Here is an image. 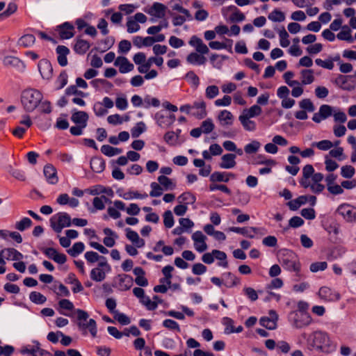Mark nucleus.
I'll return each instance as SVG.
<instances>
[{"label": "nucleus", "instance_id": "a18cd8bd", "mask_svg": "<svg viewBox=\"0 0 356 356\" xmlns=\"http://www.w3.org/2000/svg\"><path fill=\"white\" fill-rule=\"evenodd\" d=\"M67 282L72 285V291L74 293H77L83 290V287L81 282L76 278L73 273L68 275Z\"/></svg>", "mask_w": 356, "mask_h": 356}, {"label": "nucleus", "instance_id": "a19ab883", "mask_svg": "<svg viewBox=\"0 0 356 356\" xmlns=\"http://www.w3.org/2000/svg\"><path fill=\"white\" fill-rule=\"evenodd\" d=\"M234 173L227 172H214L210 177V180L213 182L223 181L228 182L231 179H235Z\"/></svg>", "mask_w": 356, "mask_h": 356}, {"label": "nucleus", "instance_id": "5701e85b", "mask_svg": "<svg viewBox=\"0 0 356 356\" xmlns=\"http://www.w3.org/2000/svg\"><path fill=\"white\" fill-rule=\"evenodd\" d=\"M115 283L120 291H127L133 286L134 280L129 275L122 274L116 277Z\"/></svg>", "mask_w": 356, "mask_h": 356}, {"label": "nucleus", "instance_id": "c03bdc74", "mask_svg": "<svg viewBox=\"0 0 356 356\" xmlns=\"http://www.w3.org/2000/svg\"><path fill=\"white\" fill-rule=\"evenodd\" d=\"M224 286L232 288L240 284V278L234 274L228 272L222 275Z\"/></svg>", "mask_w": 356, "mask_h": 356}, {"label": "nucleus", "instance_id": "7c9ffc66", "mask_svg": "<svg viewBox=\"0 0 356 356\" xmlns=\"http://www.w3.org/2000/svg\"><path fill=\"white\" fill-rule=\"evenodd\" d=\"M103 233L105 235L103 239V243L105 246L108 248L113 247L115 245L116 240L118 238L117 233L108 227L104 228Z\"/></svg>", "mask_w": 356, "mask_h": 356}, {"label": "nucleus", "instance_id": "f3484780", "mask_svg": "<svg viewBox=\"0 0 356 356\" xmlns=\"http://www.w3.org/2000/svg\"><path fill=\"white\" fill-rule=\"evenodd\" d=\"M191 238L193 241L194 248L197 252H203L207 250V238L201 231L195 232L192 234Z\"/></svg>", "mask_w": 356, "mask_h": 356}, {"label": "nucleus", "instance_id": "e2e57ef3", "mask_svg": "<svg viewBox=\"0 0 356 356\" xmlns=\"http://www.w3.org/2000/svg\"><path fill=\"white\" fill-rule=\"evenodd\" d=\"M102 152L107 156H113L120 154L122 152V149L117 147H113L108 145H104L101 147Z\"/></svg>", "mask_w": 356, "mask_h": 356}, {"label": "nucleus", "instance_id": "412c9836", "mask_svg": "<svg viewBox=\"0 0 356 356\" xmlns=\"http://www.w3.org/2000/svg\"><path fill=\"white\" fill-rule=\"evenodd\" d=\"M114 65L119 69V72L122 74L130 72L134 69V64L124 56L117 57L115 60Z\"/></svg>", "mask_w": 356, "mask_h": 356}, {"label": "nucleus", "instance_id": "4d7b16f0", "mask_svg": "<svg viewBox=\"0 0 356 356\" xmlns=\"http://www.w3.org/2000/svg\"><path fill=\"white\" fill-rule=\"evenodd\" d=\"M261 112V108L259 105L254 104L249 108L244 109L241 115L252 118L259 116Z\"/></svg>", "mask_w": 356, "mask_h": 356}, {"label": "nucleus", "instance_id": "4be33fe9", "mask_svg": "<svg viewBox=\"0 0 356 356\" xmlns=\"http://www.w3.org/2000/svg\"><path fill=\"white\" fill-rule=\"evenodd\" d=\"M217 120L222 127H230L234 124V116L228 110H221L216 117Z\"/></svg>", "mask_w": 356, "mask_h": 356}, {"label": "nucleus", "instance_id": "6e6d98bb", "mask_svg": "<svg viewBox=\"0 0 356 356\" xmlns=\"http://www.w3.org/2000/svg\"><path fill=\"white\" fill-rule=\"evenodd\" d=\"M175 270L173 266L170 265L165 266L162 269V274L163 278L160 280V283H165L166 284H171V280L172 277V272Z\"/></svg>", "mask_w": 356, "mask_h": 356}, {"label": "nucleus", "instance_id": "39448f33", "mask_svg": "<svg viewBox=\"0 0 356 356\" xmlns=\"http://www.w3.org/2000/svg\"><path fill=\"white\" fill-rule=\"evenodd\" d=\"M77 319L79 321L78 326L80 330L86 332L88 330L92 337H95L97 333V324L94 319L88 320V314L86 312L78 309L76 310Z\"/></svg>", "mask_w": 356, "mask_h": 356}, {"label": "nucleus", "instance_id": "7ed1b4c3", "mask_svg": "<svg viewBox=\"0 0 356 356\" xmlns=\"http://www.w3.org/2000/svg\"><path fill=\"white\" fill-rule=\"evenodd\" d=\"M42 98L43 95L40 91L28 88L22 91L21 102L25 111L32 112L38 106Z\"/></svg>", "mask_w": 356, "mask_h": 356}, {"label": "nucleus", "instance_id": "bb28decb", "mask_svg": "<svg viewBox=\"0 0 356 356\" xmlns=\"http://www.w3.org/2000/svg\"><path fill=\"white\" fill-rule=\"evenodd\" d=\"M38 69L43 79L48 80L52 76L53 68L48 60H40L38 63Z\"/></svg>", "mask_w": 356, "mask_h": 356}, {"label": "nucleus", "instance_id": "6e6552de", "mask_svg": "<svg viewBox=\"0 0 356 356\" xmlns=\"http://www.w3.org/2000/svg\"><path fill=\"white\" fill-rule=\"evenodd\" d=\"M215 259L218 261V266L225 268L228 267L227 254L222 251L213 250L211 252L204 253L202 257V261L207 264H211Z\"/></svg>", "mask_w": 356, "mask_h": 356}, {"label": "nucleus", "instance_id": "774afa93", "mask_svg": "<svg viewBox=\"0 0 356 356\" xmlns=\"http://www.w3.org/2000/svg\"><path fill=\"white\" fill-rule=\"evenodd\" d=\"M202 134H210L215 128V124L211 118H207L204 120L200 127Z\"/></svg>", "mask_w": 356, "mask_h": 356}, {"label": "nucleus", "instance_id": "603ef678", "mask_svg": "<svg viewBox=\"0 0 356 356\" xmlns=\"http://www.w3.org/2000/svg\"><path fill=\"white\" fill-rule=\"evenodd\" d=\"M308 201L307 195H301L296 199L292 200L287 203V206L292 211H296Z\"/></svg>", "mask_w": 356, "mask_h": 356}, {"label": "nucleus", "instance_id": "1a4fd4ad", "mask_svg": "<svg viewBox=\"0 0 356 356\" xmlns=\"http://www.w3.org/2000/svg\"><path fill=\"white\" fill-rule=\"evenodd\" d=\"M295 74L292 71H287L284 73L282 78L284 81L291 88H292L291 95L293 97H300L303 92L304 89L303 87L301 86V83H300L299 81L294 80Z\"/></svg>", "mask_w": 356, "mask_h": 356}, {"label": "nucleus", "instance_id": "13d9d810", "mask_svg": "<svg viewBox=\"0 0 356 356\" xmlns=\"http://www.w3.org/2000/svg\"><path fill=\"white\" fill-rule=\"evenodd\" d=\"M35 42V38L32 34H25L18 40V45L26 48L31 47Z\"/></svg>", "mask_w": 356, "mask_h": 356}, {"label": "nucleus", "instance_id": "de8ad7c7", "mask_svg": "<svg viewBox=\"0 0 356 356\" xmlns=\"http://www.w3.org/2000/svg\"><path fill=\"white\" fill-rule=\"evenodd\" d=\"M90 43L83 39H77L74 45V50L79 54H84L90 49Z\"/></svg>", "mask_w": 356, "mask_h": 356}, {"label": "nucleus", "instance_id": "5fc2aeb1", "mask_svg": "<svg viewBox=\"0 0 356 356\" xmlns=\"http://www.w3.org/2000/svg\"><path fill=\"white\" fill-rule=\"evenodd\" d=\"M238 120L245 130L248 131H253L256 129V123L254 121L251 120L250 118L240 115L238 117Z\"/></svg>", "mask_w": 356, "mask_h": 356}, {"label": "nucleus", "instance_id": "b1692460", "mask_svg": "<svg viewBox=\"0 0 356 356\" xmlns=\"http://www.w3.org/2000/svg\"><path fill=\"white\" fill-rule=\"evenodd\" d=\"M221 323L225 327L224 333L225 334L241 333L243 330V328L241 325L235 327L234 321L229 317H223L221 320Z\"/></svg>", "mask_w": 356, "mask_h": 356}, {"label": "nucleus", "instance_id": "0e129e2a", "mask_svg": "<svg viewBox=\"0 0 356 356\" xmlns=\"http://www.w3.org/2000/svg\"><path fill=\"white\" fill-rule=\"evenodd\" d=\"M196 200L195 195L190 193L186 192L182 193L181 195L178 197V201L179 203L184 204L185 205L192 204Z\"/></svg>", "mask_w": 356, "mask_h": 356}, {"label": "nucleus", "instance_id": "9d476101", "mask_svg": "<svg viewBox=\"0 0 356 356\" xmlns=\"http://www.w3.org/2000/svg\"><path fill=\"white\" fill-rule=\"evenodd\" d=\"M282 264L284 269L298 274L300 271L301 265L296 255L292 252H289L284 255Z\"/></svg>", "mask_w": 356, "mask_h": 356}, {"label": "nucleus", "instance_id": "6ab92c4d", "mask_svg": "<svg viewBox=\"0 0 356 356\" xmlns=\"http://www.w3.org/2000/svg\"><path fill=\"white\" fill-rule=\"evenodd\" d=\"M158 126L162 128H168L175 122V115L174 114L166 115L161 112H157L154 115Z\"/></svg>", "mask_w": 356, "mask_h": 356}, {"label": "nucleus", "instance_id": "2f4dec72", "mask_svg": "<svg viewBox=\"0 0 356 356\" xmlns=\"http://www.w3.org/2000/svg\"><path fill=\"white\" fill-rule=\"evenodd\" d=\"M300 83L301 86L310 85L315 81L314 71L311 69H303L300 72Z\"/></svg>", "mask_w": 356, "mask_h": 356}, {"label": "nucleus", "instance_id": "680f3d73", "mask_svg": "<svg viewBox=\"0 0 356 356\" xmlns=\"http://www.w3.org/2000/svg\"><path fill=\"white\" fill-rule=\"evenodd\" d=\"M220 93L218 86L216 85H209L205 88L204 96L207 99H213Z\"/></svg>", "mask_w": 356, "mask_h": 356}, {"label": "nucleus", "instance_id": "f8f14e48", "mask_svg": "<svg viewBox=\"0 0 356 356\" xmlns=\"http://www.w3.org/2000/svg\"><path fill=\"white\" fill-rule=\"evenodd\" d=\"M290 321L297 328H301L310 324L312 318L307 312H293L289 316Z\"/></svg>", "mask_w": 356, "mask_h": 356}, {"label": "nucleus", "instance_id": "864d4df0", "mask_svg": "<svg viewBox=\"0 0 356 356\" xmlns=\"http://www.w3.org/2000/svg\"><path fill=\"white\" fill-rule=\"evenodd\" d=\"M58 305L60 309V313L65 316H70L68 312H72L74 307L73 303L67 299H62L59 301Z\"/></svg>", "mask_w": 356, "mask_h": 356}, {"label": "nucleus", "instance_id": "49530a36", "mask_svg": "<svg viewBox=\"0 0 356 356\" xmlns=\"http://www.w3.org/2000/svg\"><path fill=\"white\" fill-rule=\"evenodd\" d=\"M90 168L94 172L100 173L105 168V162L102 158L95 156L90 160Z\"/></svg>", "mask_w": 356, "mask_h": 356}, {"label": "nucleus", "instance_id": "4c0bfd02", "mask_svg": "<svg viewBox=\"0 0 356 356\" xmlns=\"http://www.w3.org/2000/svg\"><path fill=\"white\" fill-rule=\"evenodd\" d=\"M89 116L85 111H75L71 116V120L76 125L87 126Z\"/></svg>", "mask_w": 356, "mask_h": 356}, {"label": "nucleus", "instance_id": "393cba45", "mask_svg": "<svg viewBox=\"0 0 356 356\" xmlns=\"http://www.w3.org/2000/svg\"><path fill=\"white\" fill-rule=\"evenodd\" d=\"M179 308L181 309L182 312L170 310L166 312V315L178 320H184L185 318V314L190 317H193L195 315L193 309L185 305H181Z\"/></svg>", "mask_w": 356, "mask_h": 356}, {"label": "nucleus", "instance_id": "ea45409f", "mask_svg": "<svg viewBox=\"0 0 356 356\" xmlns=\"http://www.w3.org/2000/svg\"><path fill=\"white\" fill-rule=\"evenodd\" d=\"M1 254L6 260L20 261L23 259V254L15 248H4L1 250Z\"/></svg>", "mask_w": 356, "mask_h": 356}, {"label": "nucleus", "instance_id": "a878e982", "mask_svg": "<svg viewBox=\"0 0 356 356\" xmlns=\"http://www.w3.org/2000/svg\"><path fill=\"white\" fill-rule=\"evenodd\" d=\"M43 173L49 184H56L58 183L57 170L52 164L48 163L44 165Z\"/></svg>", "mask_w": 356, "mask_h": 356}, {"label": "nucleus", "instance_id": "052dcab7", "mask_svg": "<svg viewBox=\"0 0 356 356\" xmlns=\"http://www.w3.org/2000/svg\"><path fill=\"white\" fill-rule=\"evenodd\" d=\"M85 249V245L83 242H76L72 247L67 250V252L73 257H75L82 253Z\"/></svg>", "mask_w": 356, "mask_h": 356}, {"label": "nucleus", "instance_id": "473e14b6", "mask_svg": "<svg viewBox=\"0 0 356 356\" xmlns=\"http://www.w3.org/2000/svg\"><path fill=\"white\" fill-rule=\"evenodd\" d=\"M125 209V204L121 200H115L113 207H109L107 209L108 214L113 219H118L121 216L119 211Z\"/></svg>", "mask_w": 356, "mask_h": 356}, {"label": "nucleus", "instance_id": "8fccbe9b", "mask_svg": "<svg viewBox=\"0 0 356 356\" xmlns=\"http://www.w3.org/2000/svg\"><path fill=\"white\" fill-rule=\"evenodd\" d=\"M228 231L240 234L248 237L253 238L254 234H255L257 232V229L254 227L241 228L237 227H231L228 228Z\"/></svg>", "mask_w": 356, "mask_h": 356}, {"label": "nucleus", "instance_id": "79ce46f5", "mask_svg": "<svg viewBox=\"0 0 356 356\" xmlns=\"http://www.w3.org/2000/svg\"><path fill=\"white\" fill-rule=\"evenodd\" d=\"M56 54L58 64L62 67L66 66L67 65V56L70 54V49L65 46L59 45L56 48Z\"/></svg>", "mask_w": 356, "mask_h": 356}, {"label": "nucleus", "instance_id": "aec40b11", "mask_svg": "<svg viewBox=\"0 0 356 356\" xmlns=\"http://www.w3.org/2000/svg\"><path fill=\"white\" fill-rule=\"evenodd\" d=\"M334 108L327 104H323L320 106L317 113H315L312 117V120L316 123H320L323 120L332 115Z\"/></svg>", "mask_w": 356, "mask_h": 356}, {"label": "nucleus", "instance_id": "338daca9", "mask_svg": "<svg viewBox=\"0 0 356 356\" xmlns=\"http://www.w3.org/2000/svg\"><path fill=\"white\" fill-rule=\"evenodd\" d=\"M147 129V127L143 122H139L131 129V134L133 138L139 137Z\"/></svg>", "mask_w": 356, "mask_h": 356}, {"label": "nucleus", "instance_id": "cd10ccee", "mask_svg": "<svg viewBox=\"0 0 356 356\" xmlns=\"http://www.w3.org/2000/svg\"><path fill=\"white\" fill-rule=\"evenodd\" d=\"M86 192L91 195L104 194L111 197H113L114 195V192L111 188L102 185H95L88 188Z\"/></svg>", "mask_w": 356, "mask_h": 356}, {"label": "nucleus", "instance_id": "ddd939ff", "mask_svg": "<svg viewBox=\"0 0 356 356\" xmlns=\"http://www.w3.org/2000/svg\"><path fill=\"white\" fill-rule=\"evenodd\" d=\"M337 212L347 222L356 221V207L347 203L340 204Z\"/></svg>", "mask_w": 356, "mask_h": 356}, {"label": "nucleus", "instance_id": "e433bc0d", "mask_svg": "<svg viewBox=\"0 0 356 356\" xmlns=\"http://www.w3.org/2000/svg\"><path fill=\"white\" fill-rule=\"evenodd\" d=\"M56 202L60 205L68 204L72 208H75L79 204V201L76 198L70 197L67 193L59 195L56 199Z\"/></svg>", "mask_w": 356, "mask_h": 356}, {"label": "nucleus", "instance_id": "c85d7f7f", "mask_svg": "<svg viewBox=\"0 0 356 356\" xmlns=\"http://www.w3.org/2000/svg\"><path fill=\"white\" fill-rule=\"evenodd\" d=\"M232 45L233 40L229 38H224L223 42L219 41H211L209 43V46L212 49L220 50L226 49L228 52L232 53Z\"/></svg>", "mask_w": 356, "mask_h": 356}, {"label": "nucleus", "instance_id": "69168bd1", "mask_svg": "<svg viewBox=\"0 0 356 356\" xmlns=\"http://www.w3.org/2000/svg\"><path fill=\"white\" fill-rule=\"evenodd\" d=\"M337 38L339 40H346L350 42L353 41L351 31L348 26H342L341 31L337 34Z\"/></svg>", "mask_w": 356, "mask_h": 356}, {"label": "nucleus", "instance_id": "f257e3e1", "mask_svg": "<svg viewBox=\"0 0 356 356\" xmlns=\"http://www.w3.org/2000/svg\"><path fill=\"white\" fill-rule=\"evenodd\" d=\"M310 345L317 351L329 354L336 350V344L330 336L323 331H316L309 337Z\"/></svg>", "mask_w": 356, "mask_h": 356}, {"label": "nucleus", "instance_id": "423d86ee", "mask_svg": "<svg viewBox=\"0 0 356 356\" xmlns=\"http://www.w3.org/2000/svg\"><path fill=\"white\" fill-rule=\"evenodd\" d=\"M50 224L52 229L59 233L65 227L72 225L70 215L65 212H60L53 216L50 219Z\"/></svg>", "mask_w": 356, "mask_h": 356}, {"label": "nucleus", "instance_id": "37998d69", "mask_svg": "<svg viewBox=\"0 0 356 356\" xmlns=\"http://www.w3.org/2000/svg\"><path fill=\"white\" fill-rule=\"evenodd\" d=\"M166 7L161 3H154L149 10V14L156 18H162L165 15Z\"/></svg>", "mask_w": 356, "mask_h": 356}, {"label": "nucleus", "instance_id": "20e7f679", "mask_svg": "<svg viewBox=\"0 0 356 356\" xmlns=\"http://www.w3.org/2000/svg\"><path fill=\"white\" fill-rule=\"evenodd\" d=\"M179 111L198 120L204 119L207 115V104L203 100L195 101L193 104H183L179 107Z\"/></svg>", "mask_w": 356, "mask_h": 356}, {"label": "nucleus", "instance_id": "58836bf2", "mask_svg": "<svg viewBox=\"0 0 356 356\" xmlns=\"http://www.w3.org/2000/svg\"><path fill=\"white\" fill-rule=\"evenodd\" d=\"M136 277L135 282L137 285L145 287L148 285V280L145 277V272L141 267H136L133 270Z\"/></svg>", "mask_w": 356, "mask_h": 356}, {"label": "nucleus", "instance_id": "dca6fc26", "mask_svg": "<svg viewBox=\"0 0 356 356\" xmlns=\"http://www.w3.org/2000/svg\"><path fill=\"white\" fill-rule=\"evenodd\" d=\"M154 64L153 57H149L148 59L145 58V62L141 66H138L137 70L141 74H145V79L150 80L155 79L158 76V72L156 70H150L152 65Z\"/></svg>", "mask_w": 356, "mask_h": 356}, {"label": "nucleus", "instance_id": "4468645a", "mask_svg": "<svg viewBox=\"0 0 356 356\" xmlns=\"http://www.w3.org/2000/svg\"><path fill=\"white\" fill-rule=\"evenodd\" d=\"M116 193L120 197L125 200H144L148 197L145 192L141 193L132 188L126 190L120 188L117 190Z\"/></svg>", "mask_w": 356, "mask_h": 356}, {"label": "nucleus", "instance_id": "2eb2a0df", "mask_svg": "<svg viewBox=\"0 0 356 356\" xmlns=\"http://www.w3.org/2000/svg\"><path fill=\"white\" fill-rule=\"evenodd\" d=\"M288 140L280 135L275 136L272 139V143H268L265 145L264 150L266 152L271 154H275L278 152L277 145L285 147L288 145Z\"/></svg>", "mask_w": 356, "mask_h": 356}, {"label": "nucleus", "instance_id": "f704fd0d", "mask_svg": "<svg viewBox=\"0 0 356 356\" xmlns=\"http://www.w3.org/2000/svg\"><path fill=\"white\" fill-rule=\"evenodd\" d=\"M58 31L62 39H70L74 35V27L70 23L65 22L58 27Z\"/></svg>", "mask_w": 356, "mask_h": 356}, {"label": "nucleus", "instance_id": "c9c22d12", "mask_svg": "<svg viewBox=\"0 0 356 356\" xmlns=\"http://www.w3.org/2000/svg\"><path fill=\"white\" fill-rule=\"evenodd\" d=\"M336 84L345 90H352L355 88L354 83L351 78L348 76L339 75L336 79Z\"/></svg>", "mask_w": 356, "mask_h": 356}, {"label": "nucleus", "instance_id": "09e8293b", "mask_svg": "<svg viewBox=\"0 0 356 356\" xmlns=\"http://www.w3.org/2000/svg\"><path fill=\"white\" fill-rule=\"evenodd\" d=\"M154 252H162L165 256H170L174 253V249L170 245H165L163 241H159L153 248Z\"/></svg>", "mask_w": 356, "mask_h": 356}, {"label": "nucleus", "instance_id": "f03ea898", "mask_svg": "<svg viewBox=\"0 0 356 356\" xmlns=\"http://www.w3.org/2000/svg\"><path fill=\"white\" fill-rule=\"evenodd\" d=\"M188 43L195 48L197 52L189 54L186 58L187 62L192 65H204L206 62V58L203 55L209 53V47L203 42L202 39L196 35H193Z\"/></svg>", "mask_w": 356, "mask_h": 356}, {"label": "nucleus", "instance_id": "72a5a7b5", "mask_svg": "<svg viewBox=\"0 0 356 356\" xmlns=\"http://www.w3.org/2000/svg\"><path fill=\"white\" fill-rule=\"evenodd\" d=\"M126 236L138 248H141L145 245L144 239L141 238L136 232L129 228L126 229Z\"/></svg>", "mask_w": 356, "mask_h": 356}, {"label": "nucleus", "instance_id": "9b49d317", "mask_svg": "<svg viewBox=\"0 0 356 356\" xmlns=\"http://www.w3.org/2000/svg\"><path fill=\"white\" fill-rule=\"evenodd\" d=\"M317 295L325 302H337L341 298L339 292L327 286H321Z\"/></svg>", "mask_w": 356, "mask_h": 356}, {"label": "nucleus", "instance_id": "a211bd4d", "mask_svg": "<svg viewBox=\"0 0 356 356\" xmlns=\"http://www.w3.org/2000/svg\"><path fill=\"white\" fill-rule=\"evenodd\" d=\"M278 315L275 310H270L268 316L261 317L259 320L260 325L268 330H275L277 326Z\"/></svg>", "mask_w": 356, "mask_h": 356}, {"label": "nucleus", "instance_id": "bf43d9fd", "mask_svg": "<svg viewBox=\"0 0 356 356\" xmlns=\"http://www.w3.org/2000/svg\"><path fill=\"white\" fill-rule=\"evenodd\" d=\"M171 3L172 8L173 10H176L181 13L182 15H184L185 16H186V17H188V20L192 19V16L190 14L189 11L182 6L180 0H172Z\"/></svg>", "mask_w": 356, "mask_h": 356}, {"label": "nucleus", "instance_id": "0eeeda50", "mask_svg": "<svg viewBox=\"0 0 356 356\" xmlns=\"http://www.w3.org/2000/svg\"><path fill=\"white\" fill-rule=\"evenodd\" d=\"M111 270V267L106 258H102V260L99 261L97 266L91 270L90 276L93 281L102 282L105 280L106 274L110 273Z\"/></svg>", "mask_w": 356, "mask_h": 356}, {"label": "nucleus", "instance_id": "3c124183", "mask_svg": "<svg viewBox=\"0 0 356 356\" xmlns=\"http://www.w3.org/2000/svg\"><path fill=\"white\" fill-rule=\"evenodd\" d=\"M157 180L162 188L166 191L173 190L176 188V182L166 176L160 175L158 177Z\"/></svg>", "mask_w": 356, "mask_h": 356}, {"label": "nucleus", "instance_id": "c756f323", "mask_svg": "<svg viewBox=\"0 0 356 356\" xmlns=\"http://www.w3.org/2000/svg\"><path fill=\"white\" fill-rule=\"evenodd\" d=\"M236 155L234 154H225L222 156L219 166L222 169H232L234 168L236 165Z\"/></svg>", "mask_w": 356, "mask_h": 356}]
</instances>
